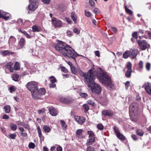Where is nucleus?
<instances>
[{
	"mask_svg": "<svg viewBox=\"0 0 151 151\" xmlns=\"http://www.w3.org/2000/svg\"><path fill=\"white\" fill-rule=\"evenodd\" d=\"M83 106L85 109V111L86 112L89 109V107L87 104H84L83 105Z\"/></svg>",
	"mask_w": 151,
	"mask_h": 151,
	"instance_id": "51",
	"label": "nucleus"
},
{
	"mask_svg": "<svg viewBox=\"0 0 151 151\" xmlns=\"http://www.w3.org/2000/svg\"><path fill=\"white\" fill-rule=\"evenodd\" d=\"M48 110L50 114L52 116H55L58 114V112L54 107H50L48 109Z\"/></svg>",
	"mask_w": 151,
	"mask_h": 151,
	"instance_id": "17",
	"label": "nucleus"
},
{
	"mask_svg": "<svg viewBox=\"0 0 151 151\" xmlns=\"http://www.w3.org/2000/svg\"><path fill=\"white\" fill-rule=\"evenodd\" d=\"M21 32L27 38H30V36L26 31H21Z\"/></svg>",
	"mask_w": 151,
	"mask_h": 151,
	"instance_id": "42",
	"label": "nucleus"
},
{
	"mask_svg": "<svg viewBox=\"0 0 151 151\" xmlns=\"http://www.w3.org/2000/svg\"><path fill=\"white\" fill-rule=\"evenodd\" d=\"M75 120L79 124H82L84 123L85 119L83 117H81L78 116H74Z\"/></svg>",
	"mask_w": 151,
	"mask_h": 151,
	"instance_id": "14",
	"label": "nucleus"
},
{
	"mask_svg": "<svg viewBox=\"0 0 151 151\" xmlns=\"http://www.w3.org/2000/svg\"><path fill=\"white\" fill-rule=\"evenodd\" d=\"M102 113L105 116H111L113 115V111L109 109L102 111Z\"/></svg>",
	"mask_w": 151,
	"mask_h": 151,
	"instance_id": "16",
	"label": "nucleus"
},
{
	"mask_svg": "<svg viewBox=\"0 0 151 151\" xmlns=\"http://www.w3.org/2000/svg\"><path fill=\"white\" fill-rule=\"evenodd\" d=\"M129 111L133 113L136 112L138 110L137 104V103H133L132 104L129 108Z\"/></svg>",
	"mask_w": 151,
	"mask_h": 151,
	"instance_id": "15",
	"label": "nucleus"
},
{
	"mask_svg": "<svg viewBox=\"0 0 151 151\" xmlns=\"http://www.w3.org/2000/svg\"><path fill=\"white\" fill-rule=\"evenodd\" d=\"M113 129L114 131V132L116 135L120 133V131L119 130L118 127L116 126H114V127Z\"/></svg>",
	"mask_w": 151,
	"mask_h": 151,
	"instance_id": "34",
	"label": "nucleus"
},
{
	"mask_svg": "<svg viewBox=\"0 0 151 151\" xmlns=\"http://www.w3.org/2000/svg\"><path fill=\"white\" fill-rule=\"evenodd\" d=\"M83 130L82 129H79L76 131V135L77 137H79L82 134Z\"/></svg>",
	"mask_w": 151,
	"mask_h": 151,
	"instance_id": "37",
	"label": "nucleus"
},
{
	"mask_svg": "<svg viewBox=\"0 0 151 151\" xmlns=\"http://www.w3.org/2000/svg\"><path fill=\"white\" fill-rule=\"evenodd\" d=\"M25 44L26 41L23 38H21L19 42V45L22 48H23L25 45Z\"/></svg>",
	"mask_w": 151,
	"mask_h": 151,
	"instance_id": "22",
	"label": "nucleus"
},
{
	"mask_svg": "<svg viewBox=\"0 0 151 151\" xmlns=\"http://www.w3.org/2000/svg\"><path fill=\"white\" fill-rule=\"evenodd\" d=\"M16 89V88L14 86H11L9 88V90H10L9 91L11 93H12L13 92L15 91Z\"/></svg>",
	"mask_w": 151,
	"mask_h": 151,
	"instance_id": "43",
	"label": "nucleus"
},
{
	"mask_svg": "<svg viewBox=\"0 0 151 151\" xmlns=\"http://www.w3.org/2000/svg\"><path fill=\"white\" fill-rule=\"evenodd\" d=\"M71 16L72 19L74 22V23H76L77 22V17L75 14V13L72 12L71 14Z\"/></svg>",
	"mask_w": 151,
	"mask_h": 151,
	"instance_id": "27",
	"label": "nucleus"
},
{
	"mask_svg": "<svg viewBox=\"0 0 151 151\" xmlns=\"http://www.w3.org/2000/svg\"><path fill=\"white\" fill-rule=\"evenodd\" d=\"M97 128L100 130H102L104 129V126L101 124H99L97 125Z\"/></svg>",
	"mask_w": 151,
	"mask_h": 151,
	"instance_id": "41",
	"label": "nucleus"
},
{
	"mask_svg": "<svg viewBox=\"0 0 151 151\" xmlns=\"http://www.w3.org/2000/svg\"><path fill=\"white\" fill-rule=\"evenodd\" d=\"M18 124H20L22 126L24 127L25 128L28 129L29 128V126L26 124H20L17 123Z\"/></svg>",
	"mask_w": 151,
	"mask_h": 151,
	"instance_id": "59",
	"label": "nucleus"
},
{
	"mask_svg": "<svg viewBox=\"0 0 151 151\" xmlns=\"http://www.w3.org/2000/svg\"><path fill=\"white\" fill-rule=\"evenodd\" d=\"M151 64L149 63H147L145 65V68L147 70L149 71L150 69Z\"/></svg>",
	"mask_w": 151,
	"mask_h": 151,
	"instance_id": "39",
	"label": "nucleus"
},
{
	"mask_svg": "<svg viewBox=\"0 0 151 151\" xmlns=\"http://www.w3.org/2000/svg\"><path fill=\"white\" fill-rule=\"evenodd\" d=\"M29 3L28 6V8L31 11H34L38 8V6L37 0H29Z\"/></svg>",
	"mask_w": 151,
	"mask_h": 151,
	"instance_id": "5",
	"label": "nucleus"
},
{
	"mask_svg": "<svg viewBox=\"0 0 151 151\" xmlns=\"http://www.w3.org/2000/svg\"><path fill=\"white\" fill-rule=\"evenodd\" d=\"M67 35L69 37H70L72 35V32L69 30L67 31Z\"/></svg>",
	"mask_w": 151,
	"mask_h": 151,
	"instance_id": "61",
	"label": "nucleus"
},
{
	"mask_svg": "<svg viewBox=\"0 0 151 151\" xmlns=\"http://www.w3.org/2000/svg\"><path fill=\"white\" fill-rule=\"evenodd\" d=\"M85 14L87 17H90L91 15V14L88 11H85Z\"/></svg>",
	"mask_w": 151,
	"mask_h": 151,
	"instance_id": "57",
	"label": "nucleus"
},
{
	"mask_svg": "<svg viewBox=\"0 0 151 151\" xmlns=\"http://www.w3.org/2000/svg\"><path fill=\"white\" fill-rule=\"evenodd\" d=\"M71 70L74 74H76L77 73V70L75 68V67L73 66L70 68Z\"/></svg>",
	"mask_w": 151,
	"mask_h": 151,
	"instance_id": "44",
	"label": "nucleus"
},
{
	"mask_svg": "<svg viewBox=\"0 0 151 151\" xmlns=\"http://www.w3.org/2000/svg\"><path fill=\"white\" fill-rule=\"evenodd\" d=\"M49 78L50 81L51 83H55L56 81V79L54 76H51Z\"/></svg>",
	"mask_w": 151,
	"mask_h": 151,
	"instance_id": "38",
	"label": "nucleus"
},
{
	"mask_svg": "<svg viewBox=\"0 0 151 151\" xmlns=\"http://www.w3.org/2000/svg\"><path fill=\"white\" fill-rule=\"evenodd\" d=\"M61 70L62 71L65 73H66L68 72L67 69L64 67H61Z\"/></svg>",
	"mask_w": 151,
	"mask_h": 151,
	"instance_id": "52",
	"label": "nucleus"
},
{
	"mask_svg": "<svg viewBox=\"0 0 151 151\" xmlns=\"http://www.w3.org/2000/svg\"><path fill=\"white\" fill-rule=\"evenodd\" d=\"M139 52V51L137 49H134L132 50L131 54L132 56V59L135 58Z\"/></svg>",
	"mask_w": 151,
	"mask_h": 151,
	"instance_id": "20",
	"label": "nucleus"
},
{
	"mask_svg": "<svg viewBox=\"0 0 151 151\" xmlns=\"http://www.w3.org/2000/svg\"><path fill=\"white\" fill-rule=\"evenodd\" d=\"M16 38L13 36H11L9 38L8 42V44H9V46L14 45L16 42Z\"/></svg>",
	"mask_w": 151,
	"mask_h": 151,
	"instance_id": "18",
	"label": "nucleus"
},
{
	"mask_svg": "<svg viewBox=\"0 0 151 151\" xmlns=\"http://www.w3.org/2000/svg\"><path fill=\"white\" fill-rule=\"evenodd\" d=\"M10 127L11 129L13 131L16 130L17 129V126L15 124H14L13 123L11 124Z\"/></svg>",
	"mask_w": 151,
	"mask_h": 151,
	"instance_id": "35",
	"label": "nucleus"
},
{
	"mask_svg": "<svg viewBox=\"0 0 151 151\" xmlns=\"http://www.w3.org/2000/svg\"><path fill=\"white\" fill-rule=\"evenodd\" d=\"M9 136L11 139H14L16 137L17 135L16 134L14 133L10 134Z\"/></svg>",
	"mask_w": 151,
	"mask_h": 151,
	"instance_id": "47",
	"label": "nucleus"
},
{
	"mask_svg": "<svg viewBox=\"0 0 151 151\" xmlns=\"http://www.w3.org/2000/svg\"><path fill=\"white\" fill-rule=\"evenodd\" d=\"M95 76L91 80L86 79V82L88 83V86L91 87V89L93 92L99 94L101 91V88L98 84L94 82V79Z\"/></svg>",
	"mask_w": 151,
	"mask_h": 151,
	"instance_id": "3",
	"label": "nucleus"
},
{
	"mask_svg": "<svg viewBox=\"0 0 151 151\" xmlns=\"http://www.w3.org/2000/svg\"><path fill=\"white\" fill-rule=\"evenodd\" d=\"M0 53V54L3 56L12 55L14 54V52H9L8 50L1 51Z\"/></svg>",
	"mask_w": 151,
	"mask_h": 151,
	"instance_id": "19",
	"label": "nucleus"
},
{
	"mask_svg": "<svg viewBox=\"0 0 151 151\" xmlns=\"http://www.w3.org/2000/svg\"><path fill=\"white\" fill-rule=\"evenodd\" d=\"M79 95L82 98H86L88 96L87 94L84 93H80Z\"/></svg>",
	"mask_w": 151,
	"mask_h": 151,
	"instance_id": "48",
	"label": "nucleus"
},
{
	"mask_svg": "<svg viewBox=\"0 0 151 151\" xmlns=\"http://www.w3.org/2000/svg\"><path fill=\"white\" fill-rule=\"evenodd\" d=\"M59 101L62 103L66 104L71 103L72 102V99L68 97H60L59 98Z\"/></svg>",
	"mask_w": 151,
	"mask_h": 151,
	"instance_id": "11",
	"label": "nucleus"
},
{
	"mask_svg": "<svg viewBox=\"0 0 151 151\" xmlns=\"http://www.w3.org/2000/svg\"><path fill=\"white\" fill-rule=\"evenodd\" d=\"M94 13L96 14H99L100 13L99 10L97 8H95L94 9Z\"/></svg>",
	"mask_w": 151,
	"mask_h": 151,
	"instance_id": "56",
	"label": "nucleus"
},
{
	"mask_svg": "<svg viewBox=\"0 0 151 151\" xmlns=\"http://www.w3.org/2000/svg\"><path fill=\"white\" fill-rule=\"evenodd\" d=\"M32 31L34 32H39L41 31V27L37 25H34L32 27Z\"/></svg>",
	"mask_w": 151,
	"mask_h": 151,
	"instance_id": "21",
	"label": "nucleus"
},
{
	"mask_svg": "<svg viewBox=\"0 0 151 151\" xmlns=\"http://www.w3.org/2000/svg\"><path fill=\"white\" fill-rule=\"evenodd\" d=\"M131 55L130 51L126 50L123 53V56L124 58H127Z\"/></svg>",
	"mask_w": 151,
	"mask_h": 151,
	"instance_id": "23",
	"label": "nucleus"
},
{
	"mask_svg": "<svg viewBox=\"0 0 151 151\" xmlns=\"http://www.w3.org/2000/svg\"><path fill=\"white\" fill-rule=\"evenodd\" d=\"M21 135L23 137H26L27 136V134L26 132H22L21 133Z\"/></svg>",
	"mask_w": 151,
	"mask_h": 151,
	"instance_id": "62",
	"label": "nucleus"
},
{
	"mask_svg": "<svg viewBox=\"0 0 151 151\" xmlns=\"http://www.w3.org/2000/svg\"><path fill=\"white\" fill-rule=\"evenodd\" d=\"M132 138L134 140H137V138L135 134H132L131 136Z\"/></svg>",
	"mask_w": 151,
	"mask_h": 151,
	"instance_id": "63",
	"label": "nucleus"
},
{
	"mask_svg": "<svg viewBox=\"0 0 151 151\" xmlns=\"http://www.w3.org/2000/svg\"><path fill=\"white\" fill-rule=\"evenodd\" d=\"M137 134L140 136H142L144 134V132L141 129H137L136 131Z\"/></svg>",
	"mask_w": 151,
	"mask_h": 151,
	"instance_id": "25",
	"label": "nucleus"
},
{
	"mask_svg": "<svg viewBox=\"0 0 151 151\" xmlns=\"http://www.w3.org/2000/svg\"><path fill=\"white\" fill-rule=\"evenodd\" d=\"M126 67L127 70L125 73V75L127 78H129L130 77L131 73L132 72V64L130 62H128Z\"/></svg>",
	"mask_w": 151,
	"mask_h": 151,
	"instance_id": "7",
	"label": "nucleus"
},
{
	"mask_svg": "<svg viewBox=\"0 0 151 151\" xmlns=\"http://www.w3.org/2000/svg\"><path fill=\"white\" fill-rule=\"evenodd\" d=\"M143 87L148 94H151V83L148 82H145L143 85Z\"/></svg>",
	"mask_w": 151,
	"mask_h": 151,
	"instance_id": "13",
	"label": "nucleus"
},
{
	"mask_svg": "<svg viewBox=\"0 0 151 151\" xmlns=\"http://www.w3.org/2000/svg\"><path fill=\"white\" fill-rule=\"evenodd\" d=\"M4 109L5 110V112L6 113H9L10 111V106L9 105L5 106L4 108Z\"/></svg>",
	"mask_w": 151,
	"mask_h": 151,
	"instance_id": "32",
	"label": "nucleus"
},
{
	"mask_svg": "<svg viewBox=\"0 0 151 151\" xmlns=\"http://www.w3.org/2000/svg\"><path fill=\"white\" fill-rule=\"evenodd\" d=\"M86 151H95L94 148L91 146H89L87 148Z\"/></svg>",
	"mask_w": 151,
	"mask_h": 151,
	"instance_id": "49",
	"label": "nucleus"
},
{
	"mask_svg": "<svg viewBox=\"0 0 151 151\" xmlns=\"http://www.w3.org/2000/svg\"><path fill=\"white\" fill-rule=\"evenodd\" d=\"M20 68V63L18 62H16L14 64V69L16 70H19Z\"/></svg>",
	"mask_w": 151,
	"mask_h": 151,
	"instance_id": "33",
	"label": "nucleus"
},
{
	"mask_svg": "<svg viewBox=\"0 0 151 151\" xmlns=\"http://www.w3.org/2000/svg\"><path fill=\"white\" fill-rule=\"evenodd\" d=\"M51 21L55 28H60L62 26V22L59 20L56 19L55 18H52Z\"/></svg>",
	"mask_w": 151,
	"mask_h": 151,
	"instance_id": "9",
	"label": "nucleus"
},
{
	"mask_svg": "<svg viewBox=\"0 0 151 151\" xmlns=\"http://www.w3.org/2000/svg\"><path fill=\"white\" fill-rule=\"evenodd\" d=\"M28 147L29 148L34 149L35 147V145L34 143L31 142L29 144Z\"/></svg>",
	"mask_w": 151,
	"mask_h": 151,
	"instance_id": "46",
	"label": "nucleus"
},
{
	"mask_svg": "<svg viewBox=\"0 0 151 151\" xmlns=\"http://www.w3.org/2000/svg\"><path fill=\"white\" fill-rule=\"evenodd\" d=\"M13 63L9 62L7 63L6 65V67L7 68L9 69L13 65Z\"/></svg>",
	"mask_w": 151,
	"mask_h": 151,
	"instance_id": "40",
	"label": "nucleus"
},
{
	"mask_svg": "<svg viewBox=\"0 0 151 151\" xmlns=\"http://www.w3.org/2000/svg\"><path fill=\"white\" fill-rule=\"evenodd\" d=\"M37 86L38 83L34 81L29 82L26 85L28 89L31 92L32 98H36L35 96L36 95L35 92L37 90Z\"/></svg>",
	"mask_w": 151,
	"mask_h": 151,
	"instance_id": "4",
	"label": "nucleus"
},
{
	"mask_svg": "<svg viewBox=\"0 0 151 151\" xmlns=\"http://www.w3.org/2000/svg\"><path fill=\"white\" fill-rule=\"evenodd\" d=\"M92 69L89 70L88 73H86L83 72L80 73V75L83 76L84 78V82L86 84L88 83L86 82L87 79L91 80L95 76H96L99 81L104 85L109 87L110 88L114 86V84L111 81L110 77L107 75L106 73L102 70L101 68L98 69L97 71H93Z\"/></svg>",
	"mask_w": 151,
	"mask_h": 151,
	"instance_id": "1",
	"label": "nucleus"
},
{
	"mask_svg": "<svg viewBox=\"0 0 151 151\" xmlns=\"http://www.w3.org/2000/svg\"><path fill=\"white\" fill-rule=\"evenodd\" d=\"M37 130L39 136L40 138L42 139V138H43L44 137L42 135L40 127L39 126H38L37 127Z\"/></svg>",
	"mask_w": 151,
	"mask_h": 151,
	"instance_id": "28",
	"label": "nucleus"
},
{
	"mask_svg": "<svg viewBox=\"0 0 151 151\" xmlns=\"http://www.w3.org/2000/svg\"><path fill=\"white\" fill-rule=\"evenodd\" d=\"M17 23L19 24L22 25L24 24V23L23 22V20L21 19H19L17 20Z\"/></svg>",
	"mask_w": 151,
	"mask_h": 151,
	"instance_id": "50",
	"label": "nucleus"
},
{
	"mask_svg": "<svg viewBox=\"0 0 151 151\" xmlns=\"http://www.w3.org/2000/svg\"><path fill=\"white\" fill-rule=\"evenodd\" d=\"M117 137L120 140H124L125 137L122 134L120 133L116 135Z\"/></svg>",
	"mask_w": 151,
	"mask_h": 151,
	"instance_id": "30",
	"label": "nucleus"
},
{
	"mask_svg": "<svg viewBox=\"0 0 151 151\" xmlns=\"http://www.w3.org/2000/svg\"><path fill=\"white\" fill-rule=\"evenodd\" d=\"M53 46L55 47L62 55L69 58L73 59L76 62V58L78 55L74 50L69 45L63 42L60 41L56 44H54Z\"/></svg>",
	"mask_w": 151,
	"mask_h": 151,
	"instance_id": "2",
	"label": "nucleus"
},
{
	"mask_svg": "<svg viewBox=\"0 0 151 151\" xmlns=\"http://www.w3.org/2000/svg\"><path fill=\"white\" fill-rule=\"evenodd\" d=\"M43 129L45 133H49L51 130L50 128L47 125H44L43 126Z\"/></svg>",
	"mask_w": 151,
	"mask_h": 151,
	"instance_id": "26",
	"label": "nucleus"
},
{
	"mask_svg": "<svg viewBox=\"0 0 151 151\" xmlns=\"http://www.w3.org/2000/svg\"><path fill=\"white\" fill-rule=\"evenodd\" d=\"M60 122L63 129L64 130L66 129L67 126L66 123L62 120H61Z\"/></svg>",
	"mask_w": 151,
	"mask_h": 151,
	"instance_id": "29",
	"label": "nucleus"
},
{
	"mask_svg": "<svg viewBox=\"0 0 151 151\" xmlns=\"http://www.w3.org/2000/svg\"><path fill=\"white\" fill-rule=\"evenodd\" d=\"M38 112L39 114H40L41 113H43L45 112V110L44 109H39L38 111Z\"/></svg>",
	"mask_w": 151,
	"mask_h": 151,
	"instance_id": "60",
	"label": "nucleus"
},
{
	"mask_svg": "<svg viewBox=\"0 0 151 151\" xmlns=\"http://www.w3.org/2000/svg\"><path fill=\"white\" fill-rule=\"evenodd\" d=\"M3 119H9V116L6 114H4L3 116Z\"/></svg>",
	"mask_w": 151,
	"mask_h": 151,
	"instance_id": "64",
	"label": "nucleus"
},
{
	"mask_svg": "<svg viewBox=\"0 0 151 151\" xmlns=\"http://www.w3.org/2000/svg\"><path fill=\"white\" fill-rule=\"evenodd\" d=\"M124 7L126 12L128 14L132 15V10L128 9L126 6H124Z\"/></svg>",
	"mask_w": 151,
	"mask_h": 151,
	"instance_id": "36",
	"label": "nucleus"
},
{
	"mask_svg": "<svg viewBox=\"0 0 151 151\" xmlns=\"http://www.w3.org/2000/svg\"><path fill=\"white\" fill-rule=\"evenodd\" d=\"M89 3L90 5L91 6H94L95 4V2L93 0H89Z\"/></svg>",
	"mask_w": 151,
	"mask_h": 151,
	"instance_id": "55",
	"label": "nucleus"
},
{
	"mask_svg": "<svg viewBox=\"0 0 151 151\" xmlns=\"http://www.w3.org/2000/svg\"><path fill=\"white\" fill-rule=\"evenodd\" d=\"M87 102L88 104L91 105L92 106H94L95 104L94 102L93 101L90 100H88Z\"/></svg>",
	"mask_w": 151,
	"mask_h": 151,
	"instance_id": "54",
	"label": "nucleus"
},
{
	"mask_svg": "<svg viewBox=\"0 0 151 151\" xmlns=\"http://www.w3.org/2000/svg\"><path fill=\"white\" fill-rule=\"evenodd\" d=\"M137 42L142 50H145L147 46V43L145 40H137Z\"/></svg>",
	"mask_w": 151,
	"mask_h": 151,
	"instance_id": "10",
	"label": "nucleus"
},
{
	"mask_svg": "<svg viewBox=\"0 0 151 151\" xmlns=\"http://www.w3.org/2000/svg\"><path fill=\"white\" fill-rule=\"evenodd\" d=\"M19 77V76L18 74H14L12 76V79L15 81H18Z\"/></svg>",
	"mask_w": 151,
	"mask_h": 151,
	"instance_id": "31",
	"label": "nucleus"
},
{
	"mask_svg": "<svg viewBox=\"0 0 151 151\" xmlns=\"http://www.w3.org/2000/svg\"><path fill=\"white\" fill-rule=\"evenodd\" d=\"M138 65H139V67L140 68V69L142 68L143 67V62L142 60L140 61L138 63Z\"/></svg>",
	"mask_w": 151,
	"mask_h": 151,
	"instance_id": "45",
	"label": "nucleus"
},
{
	"mask_svg": "<svg viewBox=\"0 0 151 151\" xmlns=\"http://www.w3.org/2000/svg\"><path fill=\"white\" fill-rule=\"evenodd\" d=\"M11 15L8 13L0 10V18H2L6 20H8L10 17Z\"/></svg>",
	"mask_w": 151,
	"mask_h": 151,
	"instance_id": "12",
	"label": "nucleus"
},
{
	"mask_svg": "<svg viewBox=\"0 0 151 151\" xmlns=\"http://www.w3.org/2000/svg\"><path fill=\"white\" fill-rule=\"evenodd\" d=\"M125 88L126 89H127L130 86V82L129 81H127L125 83Z\"/></svg>",
	"mask_w": 151,
	"mask_h": 151,
	"instance_id": "53",
	"label": "nucleus"
},
{
	"mask_svg": "<svg viewBox=\"0 0 151 151\" xmlns=\"http://www.w3.org/2000/svg\"><path fill=\"white\" fill-rule=\"evenodd\" d=\"M132 37L135 38L136 39H137V32H133L132 34Z\"/></svg>",
	"mask_w": 151,
	"mask_h": 151,
	"instance_id": "58",
	"label": "nucleus"
},
{
	"mask_svg": "<svg viewBox=\"0 0 151 151\" xmlns=\"http://www.w3.org/2000/svg\"><path fill=\"white\" fill-rule=\"evenodd\" d=\"M148 37L150 38H151V32L149 31H146L145 32V33L143 36V37L146 39Z\"/></svg>",
	"mask_w": 151,
	"mask_h": 151,
	"instance_id": "24",
	"label": "nucleus"
},
{
	"mask_svg": "<svg viewBox=\"0 0 151 151\" xmlns=\"http://www.w3.org/2000/svg\"><path fill=\"white\" fill-rule=\"evenodd\" d=\"M88 139L86 143L87 145H90L93 144L95 141V137L93 132L92 131H88Z\"/></svg>",
	"mask_w": 151,
	"mask_h": 151,
	"instance_id": "6",
	"label": "nucleus"
},
{
	"mask_svg": "<svg viewBox=\"0 0 151 151\" xmlns=\"http://www.w3.org/2000/svg\"><path fill=\"white\" fill-rule=\"evenodd\" d=\"M46 93L45 89L44 88H41L39 90L38 88L35 92V94H36L35 96L36 98H33L35 99H39L41 95H44Z\"/></svg>",
	"mask_w": 151,
	"mask_h": 151,
	"instance_id": "8",
	"label": "nucleus"
}]
</instances>
